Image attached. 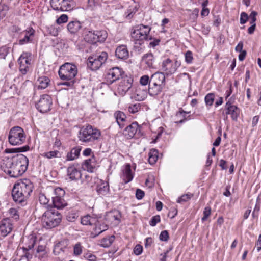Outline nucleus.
<instances>
[{
  "mask_svg": "<svg viewBox=\"0 0 261 261\" xmlns=\"http://www.w3.org/2000/svg\"><path fill=\"white\" fill-rule=\"evenodd\" d=\"M29 159L22 154H17L11 159L3 160L2 170L11 177L22 175L27 170Z\"/></svg>",
  "mask_w": 261,
  "mask_h": 261,
  "instance_id": "nucleus-1",
  "label": "nucleus"
},
{
  "mask_svg": "<svg viewBox=\"0 0 261 261\" xmlns=\"http://www.w3.org/2000/svg\"><path fill=\"white\" fill-rule=\"evenodd\" d=\"M33 183L28 179H23L16 182L12 189L13 200L19 203L24 202L30 196L33 189Z\"/></svg>",
  "mask_w": 261,
  "mask_h": 261,
  "instance_id": "nucleus-2",
  "label": "nucleus"
},
{
  "mask_svg": "<svg viewBox=\"0 0 261 261\" xmlns=\"http://www.w3.org/2000/svg\"><path fill=\"white\" fill-rule=\"evenodd\" d=\"M100 130L90 125L83 126L79 131V140L85 143H91L100 139Z\"/></svg>",
  "mask_w": 261,
  "mask_h": 261,
  "instance_id": "nucleus-3",
  "label": "nucleus"
},
{
  "mask_svg": "<svg viewBox=\"0 0 261 261\" xmlns=\"http://www.w3.org/2000/svg\"><path fill=\"white\" fill-rule=\"evenodd\" d=\"M61 219L60 213L53 208L46 211L41 218L42 225L46 229H51L57 226L60 223Z\"/></svg>",
  "mask_w": 261,
  "mask_h": 261,
  "instance_id": "nucleus-4",
  "label": "nucleus"
},
{
  "mask_svg": "<svg viewBox=\"0 0 261 261\" xmlns=\"http://www.w3.org/2000/svg\"><path fill=\"white\" fill-rule=\"evenodd\" d=\"M26 140L24 130L19 126H14L9 131L8 141L12 145H20L23 144Z\"/></svg>",
  "mask_w": 261,
  "mask_h": 261,
  "instance_id": "nucleus-5",
  "label": "nucleus"
},
{
  "mask_svg": "<svg viewBox=\"0 0 261 261\" xmlns=\"http://www.w3.org/2000/svg\"><path fill=\"white\" fill-rule=\"evenodd\" d=\"M77 73L76 66L71 63H66L62 65L58 71V74L62 80H72Z\"/></svg>",
  "mask_w": 261,
  "mask_h": 261,
  "instance_id": "nucleus-6",
  "label": "nucleus"
},
{
  "mask_svg": "<svg viewBox=\"0 0 261 261\" xmlns=\"http://www.w3.org/2000/svg\"><path fill=\"white\" fill-rule=\"evenodd\" d=\"M150 30L151 28L148 25L140 24L134 28L131 36L134 40L143 42L148 39Z\"/></svg>",
  "mask_w": 261,
  "mask_h": 261,
  "instance_id": "nucleus-7",
  "label": "nucleus"
},
{
  "mask_svg": "<svg viewBox=\"0 0 261 261\" xmlns=\"http://www.w3.org/2000/svg\"><path fill=\"white\" fill-rule=\"evenodd\" d=\"M107 59L108 54L105 51L98 56H90L87 60V66L91 70H97L105 63Z\"/></svg>",
  "mask_w": 261,
  "mask_h": 261,
  "instance_id": "nucleus-8",
  "label": "nucleus"
},
{
  "mask_svg": "<svg viewBox=\"0 0 261 261\" xmlns=\"http://www.w3.org/2000/svg\"><path fill=\"white\" fill-rule=\"evenodd\" d=\"M180 65L181 63L179 61L176 60L173 62L171 59L168 58L162 63L161 70L164 74L170 75L174 73Z\"/></svg>",
  "mask_w": 261,
  "mask_h": 261,
  "instance_id": "nucleus-9",
  "label": "nucleus"
},
{
  "mask_svg": "<svg viewBox=\"0 0 261 261\" xmlns=\"http://www.w3.org/2000/svg\"><path fill=\"white\" fill-rule=\"evenodd\" d=\"M32 54L29 52H23L18 60L19 65V71L23 75L29 71L31 64Z\"/></svg>",
  "mask_w": 261,
  "mask_h": 261,
  "instance_id": "nucleus-10",
  "label": "nucleus"
},
{
  "mask_svg": "<svg viewBox=\"0 0 261 261\" xmlns=\"http://www.w3.org/2000/svg\"><path fill=\"white\" fill-rule=\"evenodd\" d=\"M51 104V97L47 94H44L41 96L39 100L36 104V107L41 113H46L50 110Z\"/></svg>",
  "mask_w": 261,
  "mask_h": 261,
  "instance_id": "nucleus-11",
  "label": "nucleus"
},
{
  "mask_svg": "<svg viewBox=\"0 0 261 261\" xmlns=\"http://www.w3.org/2000/svg\"><path fill=\"white\" fill-rule=\"evenodd\" d=\"M121 217L122 215L119 211L113 210L106 213L105 220L108 225L111 224L117 225L120 223Z\"/></svg>",
  "mask_w": 261,
  "mask_h": 261,
  "instance_id": "nucleus-12",
  "label": "nucleus"
},
{
  "mask_svg": "<svg viewBox=\"0 0 261 261\" xmlns=\"http://www.w3.org/2000/svg\"><path fill=\"white\" fill-rule=\"evenodd\" d=\"M123 73L122 69L116 67L109 70L106 75V80L109 84H112L116 81L119 80Z\"/></svg>",
  "mask_w": 261,
  "mask_h": 261,
  "instance_id": "nucleus-13",
  "label": "nucleus"
},
{
  "mask_svg": "<svg viewBox=\"0 0 261 261\" xmlns=\"http://www.w3.org/2000/svg\"><path fill=\"white\" fill-rule=\"evenodd\" d=\"M13 229V222L12 219L7 218L3 219L0 223V233L3 237L9 234Z\"/></svg>",
  "mask_w": 261,
  "mask_h": 261,
  "instance_id": "nucleus-14",
  "label": "nucleus"
},
{
  "mask_svg": "<svg viewBox=\"0 0 261 261\" xmlns=\"http://www.w3.org/2000/svg\"><path fill=\"white\" fill-rule=\"evenodd\" d=\"M133 81V80L131 77L123 78L118 87V93L122 96L124 95L132 87Z\"/></svg>",
  "mask_w": 261,
  "mask_h": 261,
  "instance_id": "nucleus-15",
  "label": "nucleus"
},
{
  "mask_svg": "<svg viewBox=\"0 0 261 261\" xmlns=\"http://www.w3.org/2000/svg\"><path fill=\"white\" fill-rule=\"evenodd\" d=\"M34 33L35 30L32 28L22 32L20 35L19 44L24 45L31 42L32 40V37L34 35Z\"/></svg>",
  "mask_w": 261,
  "mask_h": 261,
  "instance_id": "nucleus-16",
  "label": "nucleus"
},
{
  "mask_svg": "<svg viewBox=\"0 0 261 261\" xmlns=\"http://www.w3.org/2000/svg\"><path fill=\"white\" fill-rule=\"evenodd\" d=\"M93 225L95 226L91 233L93 237H96L108 229V225L102 222L101 219H99L97 218L96 222L93 223Z\"/></svg>",
  "mask_w": 261,
  "mask_h": 261,
  "instance_id": "nucleus-17",
  "label": "nucleus"
},
{
  "mask_svg": "<svg viewBox=\"0 0 261 261\" xmlns=\"http://www.w3.org/2000/svg\"><path fill=\"white\" fill-rule=\"evenodd\" d=\"M68 177L71 180H78L81 178V170L78 168L77 165L72 164L69 166L67 169Z\"/></svg>",
  "mask_w": 261,
  "mask_h": 261,
  "instance_id": "nucleus-18",
  "label": "nucleus"
},
{
  "mask_svg": "<svg viewBox=\"0 0 261 261\" xmlns=\"http://www.w3.org/2000/svg\"><path fill=\"white\" fill-rule=\"evenodd\" d=\"M67 29L71 34L77 35L82 30V23L77 20L71 21L68 23Z\"/></svg>",
  "mask_w": 261,
  "mask_h": 261,
  "instance_id": "nucleus-19",
  "label": "nucleus"
},
{
  "mask_svg": "<svg viewBox=\"0 0 261 261\" xmlns=\"http://www.w3.org/2000/svg\"><path fill=\"white\" fill-rule=\"evenodd\" d=\"M133 177L134 176L132 172L130 165L129 164L126 165L122 170V173L120 175L121 179L125 184H127L132 181Z\"/></svg>",
  "mask_w": 261,
  "mask_h": 261,
  "instance_id": "nucleus-20",
  "label": "nucleus"
},
{
  "mask_svg": "<svg viewBox=\"0 0 261 261\" xmlns=\"http://www.w3.org/2000/svg\"><path fill=\"white\" fill-rule=\"evenodd\" d=\"M225 107L227 110L226 114L231 115L232 120L236 121L240 113L239 108L237 106L231 105L230 101L226 102Z\"/></svg>",
  "mask_w": 261,
  "mask_h": 261,
  "instance_id": "nucleus-21",
  "label": "nucleus"
},
{
  "mask_svg": "<svg viewBox=\"0 0 261 261\" xmlns=\"http://www.w3.org/2000/svg\"><path fill=\"white\" fill-rule=\"evenodd\" d=\"M164 87L165 86L159 84L150 82L148 92L150 95L152 96L158 95L162 92Z\"/></svg>",
  "mask_w": 261,
  "mask_h": 261,
  "instance_id": "nucleus-22",
  "label": "nucleus"
},
{
  "mask_svg": "<svg viewBox=\"0 0 261 261\" xmlns=\"http://www.w3.org/2000/svg\"><path fill=\"white\" fill-rule=\"evenodd\" d=\"M164 87L165 86L159 84L150 82L148 92L150 95L152 96L158 95L162 92Z\"/></svg>",
  "mask_w": 261,
  "mask_h": 261,
  "instance_id": "nucleus-23",
  "label": "nucleus"
},
{
  "mask_svg": "<svg viewBox=\"0 0 261 261\" xmlns=\"http://www.w3.org/2000/svg\"><path fill=\"white\" fill-rule=\"evenodd\" d=\"M96 163L95 159L93 156L91 158L86 160L82 164V168L84 170L89 172H93L96 167Z\"/></svg>",
  "mask_w": 261,
  "mask_h": 261,
  "instance_id": "nucleus-24",
  "label": "nucleus"
},
{
  "mask_svg": "<svg viewBox=\"0 0 261 261\" xmlns=\"http://www.w3.org/2000/svg\"><path fill=\"white\" fill-rule=\"evenodd\" d=\"M150 82L165 85V75L162 72H156L153 74L150 79Z\"/></svg>",
  "mask_w": 261,
  "mask_h": 261,
  "instance_id": "nucleus-25",
  "label": "nucleus"
},
{
  "mask_svg": "<svg viewBox=\"0 0 261 261\" xmlns=\"http://www.w3.org/2000/svg\"><path fill=\"white\" fill-rule=\"evenodd\" d=\"M116 56L120 59H126L128 58L129 53L126 45H120L116 49Z\"/></svg>",
  "mask_w": 261,
  "mask_h": 261,
  "instance_id": "nucleus-26",
  "label": "nucleus"
},
{
  "mask_svg": "<svg viewBox=\"0 0 261 261\" xmlns=\"http://www.w3.org/2000/svg\"><path fill=\"white\" fill-rule=\"evenodd\" d=\"M114 116L119 127L122 128L125 126L126 122V116L125 114L122 111H117L115 112Z\"/></svg>",
  "mask_w": 261,
  "mask_h": 261,
  "instance_id": "nucleus-27",
  "label": "nucleus"
},
{
  "mask_svg": "<svg viewBox=\"0 0 261 261\" xmlns=\"http://www.w3.org/2000/svg\"><path fill=\"white\" fill-rule=\"evenodd\" d=\"M138 128V123L136 122H133L125 128L124 134L127 138H133L136 133Z\"/></svg>",
  "mask_w": 261,
  "mask_h": 261,
  "instance_id": "nucleus-28",
  "label": "nucleus"
},
{
  "mask_svg": "<svg viewBox=\"0 0 261 261\" xmlns=\"http://www.w3.org/2000/svg\"><path fill=\"white\" fill-rule=\"evenodd\" d=\"M81 149L82 147L80 146H76L73 148L70 151L67 153L66 160L73 161L77 159L80 154Z\"/></svg>",
  "mask_w": 261,
  "mask_h": 261,
  "instance_id": "nucleus-29",
  "label": "nucleus"
},
{
  "mask_svg": "<svg viewBox=\"0 0 261 261\" xmlns=\"http://www.w3.org/2000/svg\"><path fill=\"white\" fill-rule=\"evenodd\" d=\"M97 192L99 195H107L110 193L109 185L108 182L101 181L97 186Z\"/></svg>",
  "mask_w": 261,
  "mask_h": 261,
  "instance_id": "nucleus-30",
  "label": "nucleus"
},
{
  "mask_svg": "<svg viewBox=\"0 0 261 261\" xmlns=\"http://www.w3.org/2000/svg\"><path fill=\"white\" fill-rule=\"evenodd\" d=\"M36 237L31 234L29 236L25 239L24 240V246L22 247V249H32L36 243Z\"/></svg>",
  "mask_w": 261,
  "mask_h": 261,
  "instance_id": "nucleus-31",
  "label": "nucleus"
},
{
  "mask_svg": "<svg viewBox=\"0 0 261 261\" xmlns=\"http://www.w3.org/2000/svg\"><path fill=\"white\" fill-rule=\"evenodd\" d=\"M142 62L149 68H153V65L154 62V58L151 53H148L144 54L142 58Z\"/></svg>",
  "mask_w": 261,
  "mask_h": 261,
  "instance_id": "nucleus-32",
  "label": "nucleus"
},
{
  "mask_svg": "<svg viewBox=\"0 0 261 261\" xmlns=\"http://www.w3.org/2000/svg\"><path fill=\"white\" fill-rule=\"evenodd\" d=\"M51 198L54 207L57 208L58 209H62L67 205L66 201L64 198V197L58 198L55 197Z\"/></svg>",
  "mask_w": 261,
  "mask_h": 261,
  "instance_id": "nucleus-33",
  "label": "nucleus"
},
{
  "mask_svg": "<svg viewBox=\"0 0 261 261\" xmlns=\"http://www.w3.org/2000/svg\"><path fill=\"white\" fill-rule=\"evenodd\" d=\"M49 79L45 76L39 77L37 80L38 88L40 89H45L50 84Z\"/></svg>",
  "mask_w": 261,
  "mask_h": 261,
  "instance_id": "nucleus-34",
  "label": "nucleus"
},
{
  "mask_svg": "<svg viewBox=\"0 0 261 261\" xmlns=\"http://www.w3.org/2000/svg\"><path fill=\"white\" fill-rule=\"evenodd\" d=\"M147 95V91L141 89L140 87L136 89L134 97L138 101H142L146 98Z\"/></svg>",
  "mask_w": 261,
  "mask_h": 261,
  "instance_id": "nucleus-35",
  "label": "nucleus"
},
{
  "mask_svg": "<svg viewBox=\"0 0 261 261\" xmlns=\"http://www.w3.org/2000/svg\"><path fill=\"white\" fill-rule=\"evenodd\" d=\"M97 221V218L92 217L89 215H87L81 219V224L84 225H93Z\"/></svg>",
  "mask_w": 261,
  "mask_h": 261,
  "instance_id": "nucleus-36",
  "label": "nucleus"
},
{
  "mask_svg": "<svg viewBox=\"0 0 261 261\" xmlns=\"http://www.w3.org/2000/svg\"><path fill=\"white\" fill-rule=\"evenodd\" d=\"M158 151L156 149H152L148 154V162L151 165L154 164L158 159Z\"/></svg>",
  "mask_w": 261,
  "mask_h": 261,
  "instance_id": "nucleus-37",
  "label": "nucleus"
},
{
  "mask_svg": "<svg viewBox=\"0 0 261 261\" xmlns=\"http://www.w3.org/2000/svg\"><path fill=\"white\" fill-rule=\"evenodd\" d=\"M85 39L87 42L91 43H96L97 42L95 31H88L85 35Z\"/></svg>",
  "mask_w": 261,
  "mask_h": 261,
  "instance_id": "nucleus-38",
  "label": "nucleus"
},
{
  "mask_svg": "<svg viewBox=\"0 0 261 261\" xmlns=\"http://www.w3.org/2000/svg\"><path fill=\"white\" fill-rule=\"evenodd\" d=\"M187 113L183 110L179 111L176 113L175 116V122L176 123H182L186 120V116Z\"/></svg>",
  "mask_w": 261,
  "mask_h": 261,
  "instance_id": "nucleus-39",
  "label": "nucleus"
},
{
  "mask_svg": "<svg viewBox=\"0 0 261 261\" xmlns=\"http://www.w3.org/2000/svg\"><path fill=\"white\" fill-rule=\"evenodd\" d=\"M114 236H109L102 239L100 241V245L103 247H109L114 241Z\"/></svg>",
  "mask_w": 261,
  "mask_h": 261,
  "instance_id": "nucleus-40",
  "label": "nucleus"
},
{
  "mask_svg": "<svg viewBox=\"0 0 261 261\" xmlns=\"http://www.w3.org/2000/svg\"><path fill=\"white\" fill-rule=\"evenodd\" d=\"M95 33L97 42H104L107 38L108 34L105 30H96Z\"/></svg>",
  "mask_w": 261,
  "mask_h": 261,
  "instance_id": "nucleus-41",
  "label": "nucleus"
},
{
  "mask_svg": "<svg viewBox=\"0 0 261 261\" xmlns=\"http://www.w3.org/2000/svg\"><path fill=\"white\" fill-rule=\"evenodd\" d=\"M41 155L48 159H51L55 158L60 157V153L59 151L55 150L44 152L41 154Z\"/></svg>",
  "mask_w": 261,
  "mask_h": 261,
  "instance_id": "nucleus-42",
  "label": "nucleus"
},
{
  "mask_svg": "<svg viewBox=\"0 0 261 261\" xmlns=\"http://www.w3.org/2000/svg\"><path fill=\"white\" fill-rule=\"evenodd\" d=\"M61 4V6L60 7L61 11H68L72 10L74 7L73 3L71 4L68 1L63 0Z\"/></svg>",
  "mask_w": 261,
  "mask_h": 261,
  "instance_id": "nucleus-43",
  "label": "nucleus"
},
{
  "mask_svg": "<svg viewBox=\"0 0 261 261\" xmlns=\"http://www.w3.org/2000/svg\"><path fill=\"white\" fill-rule=\"evenodd\" d=\"M65 191L61 188H56L53 190V194L51 197L60 198L64 197L65 195Z\"/></svg>",
  "mask_w": 261,
  "mask_h": 261,
  "instance_id": "nucleus-44",
  "label": "nucleus"
},
{
  "mask_svg": "<svg viewBox=\"0 0 261 261\" xmlns=\"http://www.w3.org/2000/svg\"><path fill=\"white\" fill-rule=\"evenodd\" d=\"M141 109V105L139 103L130 104L128 107L129 112L134 114L138 112Z\"/></svg>",
  "mask_w": 261,
  "mask_h": 261,
  "instance_id": "nucleus-45",
  "label": "nucleus"
},
{
  "mask_svg": "<svg viewBox=\"0 0 261 261\" xmlns=\"http://www.w3.org/2000/svg\"><path fill=\"white\" fill-rule=\"evenodd\" d=\"M29 146H27L23 147L21 148H10V149H6L5 150V152L6 153H14V152H23V151H26L29 149Z\"/></svg>",
  "mask_w": 261,
  "mask_h": 261,
  "instance_id": "nucleus-46",
  "label": "nucleus"
},
{
  "mask_svg": "<svg viewBox=\"0 0 261 261\" xmlns=\"http://www.w3.org/2000/svg\"><path fill=\"white\" fill-rule=\"evenodd\" d=\"M63 0H50V5L51 7L56 10H60V7L61 6V4Z\"/></svg>",
  "mask_w": 261,
  "mask_h": 261,
  "instance_id": "nucleus-47",
  "label": "nucleus"
},
{
  "mask_svg": "<svg viewBox=\"0 0 261 261\" xmlns=\"http://www.w3.org/2000/svg\"><path fill=\"white\" fill-rule=\"evenodd\" d=\"M215 95L213 93H208L205 97V102L206 105L211 106L214 101Z\"/></svg>",
  "mask_w": 261,
  "mask_h": 261,
  "instance_id": "nucleus-48",
  "label": "nucleus"
},
{
  "mask_svg": "<svg viewBox=\"0 0 261 261\" xmlns=\"http://www.w3.org/2000/svg\"><path fill=\"white\" fill-rule=\"evenodd\" d=\"M79 217V215L75 212H71L67 216V220L70 222L75 221Z\"/></svg>",
  "mask_w": 261,
  "mask_h": 261,
  "instance_id": "nucleus-49",
  "label": "nucleus"
},
{
  "mask_svg": "<svg viewBox=\"0 0 261 261\" xmlns=\"http://www.w3.org/2000/svg\"><path fill=\"white\" fill-rule=\"evenodd\" d=\"M47 32L53 36H57L58 34V29L54 25H50L46 28Z\"/></svg>",
  "mask_w": 261,
  "mask_h": 261,
  "instance_id": "nucleus-50",
  "label": "nucleus"
},
{
  "mask_svg": "<svg viewBox=\"0 0 261 261\" xmlns=\"http://www.w3.org/2000/svg\"><path fill=\"white\" fill-rule=\"evenodd\" d=\"M9 214L10 215V216L15 220H17L19 218V215L18 213V211L15 208H11L10 209H9Z\"/></svg>",
  "mask_w": 261,
  "mask_h": 261,
  "instance_id": "nucleus-51",
  "label": "nucleus"
},
{
  "mask_svg": "<svg viewBox=\"0 0 261 261\" xmlns=\"http://www.w3.org/2000/svg\"><path fill=\"white\" fill-rule=\"evenodd\" d=\"M39 201L41 204L46 205L48 204L49 199L43 193H40L39 195Z\"/></svg>",
  "mask_w": 261,
  "mask_h": 261,
  "instance_id": "nucleus-52",
  "label": "nucleus"
},
{
  "mask_svg": "<svg viewBox=\"0 0 261 261\" xmlns=\"http://www.w3.org/2000/svg\"><path fill=\"white\" fill-rule=\"evenodd\" d=\"M83 247L80 243H76L73 247V253L75 255H80L82 252Z\"/></svg>",
  "mask_w": 261,
  "mask_h": 261,
  "instance_id": "nucleus-53",
  "label": "nucleus"
},
{
  "mask_svg": "<svg viewBox=\"0 0 261 261\" xmlns=\"http://www.w3.org/2000/svg\"><path fill=\"white\" fill-rule=\"evenodd\" d=\"M8 10V7L4 4H0V19L4 17Z\"/></svg>",
  "mask_w": 261,
  "mask_h": 261,
  "instance_id": "nucleus-54",
  "label": "nucleus"
},
{
  "mask_svg": "<svg viewBox=\"0 0 261 261\" xmlns=\"http://www.w3.org/2000/svg\"><path fill=\"white\" fill-rule=\"evenodd\" d=\"M192 196H193V194H192L191 193L184 194L178 199V200H177V202L178 203L186 202L188 200H189V199H190Z\"/></svg>",
  "mask_w": 261,
  "mask_h": 261,
  "instance_id": "nucleus-55",
  "label": "nucleus"
},
{
  "mask_svg": "<svg viewBox=\"0 0 261 261\" xmlns=\"http://www.w3.org/2000/svg\"><path fill=\"white\" fill-rule=\"evenodd\" d=\"M23 255H22V257H25L28 261H29L32 258L33 254L34 253V251L33 249L28 250V249H23Z\"/></svg>",
  "mask_w": 261,
  "mask_h": 261,
  "instance_id": "nucleus-56",
  "label": "nucleus"
},
{
  "mask_svg": "<svg viewBox=\"0 0 261 261\" xmlns=\"http://www.w3.org/2000/svg\"><path fill=\"white\" fill-rule=\"evenodd\" d=\"M150 77L147 75H144L141 76L140 79V83L142 86H146L147 84L149 85Z\"/></svg>",
  "mask_w": 261,
  "mask_h": 261,
  "instance_id": "nucleus-57",
  "label": "nucleus"
},
{
  "mask_svg": "<svg viewBox=\"0 0 261 261\" xmlns=\"http://www.w3.org/2000/svg\"><path fill=\"white\" fill-rule=\"evenodd\" d=\"M203 217L202 218V221L203 222L206 221L207 218L210 216L211 214V208L210 206H206L205 207L203 211Z\"/></svg>",
  "mask_w": 261,
  "mask_h": 261,
  "instance_id": "nucleus-58",
  "label": "nucleus"
},
{
  "mask_svg": "<svg viewBox=\"0 0 261 261\" xmlns=\"http://www.w3.org/2000/svg\"><path fill=\"white\" fill-rule=\"evenodd\" d=\"M161 221L160 216L159 215L152 217L149 221V224L151 226H155L156 224Z\"/></svg>",
  "mask_w": 261,
  "mask_h": 261,
  "instance_id": "nucleus-59",
  "label": "nucleus"
},
{
  "mask_svg": "<svg viewBox=\"0 0 261 261\" xmlns=\"http://www.w3.org/2000/svg\"><path fill=\"white\" fill-rule=\"evenodd\" d=\"M9 53V49L6 46H3L0 48V59H5V57Z\"/></svg>",
  "mask_w": 261,
  "mask_h": 261,
  "instance_id": "nucleus-60",
  "label": "nucleus"
},
{
  "mask_svg": "<svg viewBox=\"0 0 261 261\" xmlns=\"http://www.w3.org/2000/svg\"><path fill=\"white\" fill-rule=\"evenodd\" d=\"M84 258L89 261H96L97 257L90 252H87L84 254Z\"/></svg>",
  "mask_w": 261,
  "mask_h": 261,
  "instance_id": "nucleus-61",
  "label": "nucleus"
},
{
  "mask_svg": "<svg viewBox=\"0 0 261 261\" xmlns=\"http://www.w3.org/2000/svg\"><path fill=\"white\" fill-rule=\"evenodd\" d=\"M68 19V17L66 14H62L56 20V22L59 24L65 23L67 22Z\"/></svg>",
  "mask_w": 261,
  "mask_h": 261,
  "instance_id": "nucleus-62",
  "label": "nucleus"
},
{
  "mask_svg": "<svg viewBox=\"0 0 261 261\" xmlns=\"http://www.w3.org/2000/svg\"><path fill=\"white\" fill-rule=\"evenodd\" d=\"M193 58V54L191 51H188L185 54V61L188 64H190L192 62Z\"/></svg>",
  "mask_w": 261,
  "mask_h": 261,
  "instance_id": "nucleus-63",
  "label": "nucleus"
},
{
  "mask_svg": "<svg viewBox=\"0 0 261 261\" xmlns=\"http://www.w3.org/2000/svg\"><path fill=\"white\" fill-rule=\"evenodd\" d=\"M248 18L249 17L246 13L244 12H242L240 15V23L242 24L245 23L248 20Z\"/></svg>",
  "mask_w": 261,
  "mask_h": 261,
  "instance_id": "nucleus-64",
  "label": "nucleus"
}]
</instances>
